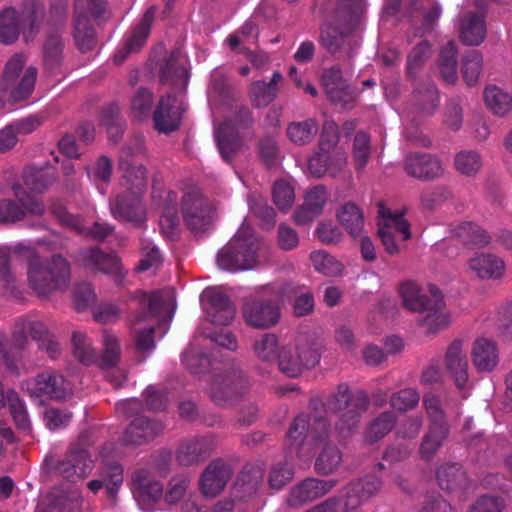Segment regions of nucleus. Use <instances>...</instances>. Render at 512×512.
<instances>
[{
	"label": "nucleus",
	"mask_w": 512,
	"mask_h": 512,
	"mask_svg": "<svg viewBox=\"0 0 512 512\" xmlns=\"http://www.w3.org/2000/svg\"><path fill=\"white\" fill-rule=\"evenodd\" d=\"M364 11L362 0H338L335 8V25L322 26L321 45L336 59L350 62L359 46L353 35Z\"/></svg>",
	"instance_id": "obj_1"
},
{
	"label": "nucleus",
	"mask_w": 512,
	"mask_h": 512,
	"mask_svg": "<svg viewBox=\"0 0 512 512\" xmlns=\"http://www.w3.org/2000/svg\"><path fill=\"white\" fill-rule=\"evenodd\" d=\"M400 294L408 310L423 314L417 322L425 328L426 333H437L448 325V315L443 312V295L435 285H430L429 294H425L417 284L406 282L401 285Z\"/></svg>",
	"instance_id": "obj_2"
},
{
	"label": "nucleus",
	"mask_w": 512,
	"mask_h": 512,
	"mask_svg": "<svg viewBox=\"0 0 512 512\" xmlns=\"http://www.w3.org/2000/svg\"><path fill=\"white\" fill-rule=\"evenodd\" d=\"M45 6L41 0H23L20 9L6 7L0 12V42L15 43L20 33L26 42L31 41L40 31Z\"/></svg>",
	"instance_id": "obj_3"
},
{
	"label": "nucleus",
	"mask_w": 512,
	"mask_h": 512,
	"mask_svg": "<svg viewBox=\"0 0 512 512\" xmlns=\"http://www.w3.org/2000/svg\"><path fill=\"white\" fill-rule=\"evenodd\" d=\"M28 281L39 296H48L55 290L67 288L70 282V264L61 255L42 260L29 249Z\"/></svg>",
	"instance_id": "obj_4"
},
{
	"label": "nucleus",
	"mask_w": 512,
	"mask_h": 512,
	"mask_svg": "<svg viewBox=\"0 0 512 512\" xmlns=\"http://www.w3.org/2000/svg\"><path fill=\"white\" fill-rule=\"evenodd\" d=\"M251 381L239 363H228L212 377L209 397L219 407H229L248 394Z\"/></svg>",
	"instance_id": "obj_5"
},
{
	"label": "nucleus",
	"mask_w": 512,
	"mask_h": 512,
	"mask_svg": "<svg viewBox=\"0 0 512 512\" xmlns=\"http://www.w3.org/2000/svg\"><path fill=\"white\" fill-rule=\"evenodd\" d=\"M327 404L334 412H341L336 429L341 434H348L358 428L361 417L369 407V398L365 391L352 392L345 383L339 384Z\"/></svg>",
	"instance_id": "obj_6"
},
{
	"label": "nucleus",
	"mask_w": 512,
	"mask_h": 512,
	"mask_svg": "<svg viewBox=\"0 0 512 512\" xmlns=\"http://www.w3.org/2000/svg\"><path fill=\"white\" fill-rule=\"evenodd\" d=\"M181 213L184 225L197 237L209 231L216 219V208L197 189L184 193L181 200Z\"/></svg>",
	"instance_id": "obj_7"
},
{
	"label": "nucleus",
	"mask_w": 512,
	"mask_h": 512,
	"mask_svg": "<svg viewBox=\"0 0 512 512\" xmlns=\"http://www.w3.org/2000/svg\"><path fill=\"white\" fill-rule=\"evenodd\" d=\"M24 66L25 57L21 53L14 54L5 65L2 85L12 103L27 100L34 91L37 69L29 66L24 70Z\"/></svg>",
	"instance_id": "obj_8"
},
{
	"label": "nucleus",
	"mask_w": 512,
	"mask_h": 512,
	"mask_svg": "<svg viewBox=\"0 0 512 512\" xmlns=\"http://www.w3.org/2000/svg\"><path fill=\"white\" fill-rule=\"evenodd\" d=\"M320 352L316 344L305 337L297 338L295 346H282L276 364L288 377L295 378L305 369H312L320 362Z\"/></svg>",
	"instance_id": "obj_9"
},
{
	"label": "nucleus",
	"mask_w": 512,
	"mask_h": 512,
	"mask_svg": "<svg viewBox=\"0 0 512 512\" xmlns=\"http://www.w3.org/2000/svg\"><path fill=\"white\" fill-rule=\"evenodd\" d=\"M216 262L219 268L230 272L254 268L257 259L252 239L250 237H243L238 232L218 251Z\"/></svg>",
	"instance_id": "obj_10"
},
{
	"label": "nucleus",
	"mask_w": 512,
	"mask_h": 512,
	"mask_svg": "<svg viewBox=\"0 0 512 512\" xmlns=\"http://www.w3.org/2000/svg\"><path fill=\"white\" fill-rule=\"evenodd\" d=\"M22 388L32 397L47 396L55 400H64L71 394L69 383L62 374L54 370H45L34 378L23 381Z\"/></svg>",
	"instance_id": "obj_11"
},
{
	"label": "nucleus",
	"mask_w": 512,
	"mask_h": 512,
	"mask_svg": "<svg viewBox=\"0 0 512 512\" xmlns=\"http://www.w3.org/2000/svg\"><path fill=\"white\" fill-rule=\"evenodd\" d=\"M382 479L368 474L349 482L340 491V504L350 509H360L381 490Z\"/></svg>",
	"instance_id": "obj_12"
},
{
	"label": "nucleus",
	"mask_w": 512,
	"mask_h": 512,
	"mask_svg": "<svg viewBox=\"0 0 512 512\" xmlns=\"http://www.w3.org/2000/svg\"><path fill=\"white\" fill-rule=\"evenodd\" d=\"M242 315L248 326L255 329H269L278 324L281 311L275 301L255 298L244 303Z\"/></svg>",
	"instance_id": "obj_13"
},
{
	"label": "nucleus",
	"mask_w": 512,
	"mask_h": 512,
	"mask_svg": "<svg viewBox=\"0 0 512 512\" xmlns=\"http://www.w3.org/2000/svg\"><path fill=\"white\" fill-rule=\"evenodd\" d=\"M165 425L156 418L144 415L134 417L123 432L122 442L126 446H142L160 436Z\"/></svg>",
	"instance_id": "obj_14"
},
{
	"label": "nucleus",
	"mask_w": 512,
	"mask_h": 512,
	"mask_svg": "<svg viewBox=\"0 0 512 512\" xmlns=\"http://www.w3.org/2000/svg\"><path fill=\"white\" fill-rule=\"evenodd\" d=\"M403 168L410 177L422 181H431L444 174L441 160L430 153L411 152L406 154Z\"/></svg>",
	"instance_id": "obj_15"
},
{
	"label": "nucleus",
	"mask_w": 512,
	"mask_h": 512,
	"mask_svg": "<svg viewBox=\"0 0 512 512\" xmlns=\"http://www.w3.org/2000/svg\"><path fill=\"white\" fill-rule=\"evenodd\" d=\"M142 193L127 190L118 195L111 212L114 218L132 223L137 228H142L146 222V209L141 200Z\"/></svg>",
	"instance_id": "obj_16"
},
{
	"label": "nucleus",
	"mask_w": 512,
	"mask_h": 512,
	"mask_svg": "<svg viewBox=\"0 0 512 512\" xmlns=\"http://www.w3.org/2000/svg\"><path fill=\"white\" fill-rule=\"evenodd\" d=\"M132 493L143 509L157 504L163 497V484L148 469H139L132 475Z\"/></svg>",
	"instance_id": "obj_17"
},
{
	"label": "nucleus",
	"mask_w": 512,
	"mask_h": 512,
	"mask_svg": "<svg viewBox=\"0 0 512 512\" xmlns=\"http://www.w3.org/2000/svg\"><path fill=\"white\" fill-rule=\"evenodd\" d=\"M157 12L156 6H150L142 15L139 23L132 29L131 33L127 36L125 44L114 55V62L116 65H121L127 57L140 51L145 45L151 31L152 24L155 20Z\"/></svg>",
	"instance_id": "obj_18"
},
{
	"label": "nucleus",
	"mask_w": 512,
	"mask_h": 512,
	"mask_svg": "<svg viewBox=\"0 0 512 512\" xmlns=\"http://www.w3.org/2000/svg\"><path fill=\"white\" fill-rule=\"evenodd\" d=\"M336 485L337 481L334 479L306 478L290 490L287 503L292 508H299L323 497Z\"/></svg>",
	"instance_id": "obj_19"
},
{
	"label": "nucleus",
	"mask_w": 512,
	"mask_h": 512,
	"mask_svg": "<svg viewBox=\"0 0 512 512\" xmlns=\"http://www.w3.org/2000/svg\"><path fill=\"white\" fill-rule=\"evenodd\" d=\"M28 343L27 333L21 323L12 331L10 338L0 333V350L3 352L4 365L11 374L19 375L22 353Z\"/></svg>",
	"instance_id": "obj_20"
},
{
	"label": "nucleus",
	"mask_w": 512,
	"mask_h": 512,
	"mask_svg": "<svg viewBox=\"0 0 512 512\" xmlns=\"http://www.w3.org/2000/svg\"><path fill=\"white\" fill-rule=\"evenodd\" d=\"M233 474L231 466L218 458L211 461L201 474L199 485L205 497L218 496Z\"/></svg>",
	"instance_id": "obj_21"
},
{
	"label": "nucleus",
	"mask_w": 512,
	"mask_h": 512,
	"mask_svg": "<svg viewBox=\"0 0 512 512\" xmlns=\"http://www.w3.org/2000/svg\"><path fill=\"white\" fill-rule=\"evenodd\" d=\"M313 421L314 439L322 441L327 438L329 433V424L324 416L300 414L298 415L289 427L287 436L291 441V445L295 444L301 447L308 435V431Z\"/></svg>",
	"instance_id": "obj_22"
},
{
	"label": "nucleus",
	"mask_w": 512,
	"mask_h": 512,
	"mask_svg": "<svg viewBox=\"0 0 512 512\" xmlns=\"http://www.w3.org/2000/svg\"><path fill=\"white\" fill-rule=\"evenodd\" d=\"M439 104V93L436 85L432 81H424L414 89L410 102L407 107V113L411 120L417 117L431 116Z\"/></svg>",
	"instance_id": "obj_23"
},
{
	"label": "nucleus",
	"mask_w": 512,
	"mask_h": 512,
	"mask_svg": "<svg viewBox=\"0 0 512 512\" xmlns=\"http://www.w3.org/2000/svg\"><path fill=\"white\" fill-rule=\"evenodd\" d=\"M93 467L89 451H77L76 448H69L64 458L58 461L56 471L65 479L76 482L86 478Z\"/></svg>",
	"instance_id": "obj_24"
},
{
	"label": "nucleus",
	"mask_w": 512,
	"mask_h": 512,
	"mask_svg": "<svg viewBox=\"0 0 512 512\" xmlns=\"http://www.w3.org/2000/svg\"><path fill=\"white\" fill-rule=\"evenodd\" d=\"M176 102V97L169 93L160 97L152 115L157 131L169 134L180 127L182 109Z\"/></svg>",
	"instance_id": "obj_25"
},
{
	"label": "nucleus",
	"mask_w": 512,
	"mask_h": 512,
	"mask_svg": "<svg viewBox=\"0 0 512 512\" xmlns=\"http://www.w3.org/2000/svg\"><path fill=\"white\" fill-rule=\"evenodd\" d=\"M205 295L209 303L206 310L207 319L216 325H229L236 314V308L230 298L217 290H207Z\"/></svg>",
	"instance_id": "obj_26"
},
{
	"label": "nucleus",
	"mask_w": 512,
	"mask_h": 512,
	"mask_svg": "<svg viewBox=\"0 0 512 512\" xmlns=\"http://www.w3.org/2000/svg\"><path fill=\"white\" fill-rule=\"evenodd\" d=\"M487 34L485 14L467 12L459 22V39L466 46H479Z\"/></svg>",
	"instance_id": "obj_27"
},
{
	"label": "nucleus",
	"mask_w": 512,
	"mask_h": 512,
	"mask_svg": "<svg viewBox=\"0 0 512 512\" xmlns=\"http://www.w3.org/2000/svg\"><path fill=\"white\" fill-rule=\"evenodd\" d=\"M211 441L205 437H194L182 441L176 459L182 466H192L203 462L211 455Z\"/></svg>",
	"instance_id": "obj_28"
},
{
	"label": "nucleus",
	"mask_w": 512,
	"mask_h": 512,
	"mask_svg": "<svg viewBox=\"0 0 512 512\" xmlns=\"http://www.w3.org/2000/svg\"><path fill=\"white\" fill-rule=\"evenodd\" d=\"M133 155L131 146L123 148L120 155L119 167L124 169V183L127 190L143 193L146 187L147 169L143 164L133 165L130 157Z\"/></svg>",
	"instance_id": "obj_29"
},
{
	"label": "nucleus",
	"mask_w": 512,
	"mask_h": 512,
	"mask_svg": "<svg viewBox=\"0 0 512 512\" xmlns=\"http://www.w3.org/2000/svg\"><path fill=\"white\" fill-rule=\"evenodd\" d=\"M214 138L226 162H230L242 147V138L231 120H225L219 125L214 132Z\"/></svg>",
	"instance_id": "obj_30"
},
{
	"label": "nucleus",
	"mask_w": 512,
	"mask_h": 512,
	"mask_svg": "<svg viewBox=\"0 0 512 512\" xmlns=\"http://www.w3.org/2000/svg\"><path fill=\"white\" fill-rule=\"evenodd\" d=\"M470 269L483 280H499L505 271L504 261L491 253H479L469 260Z\"/></svg>",
	"instance_id": "obj_31"
},
{
	"label": "nucleus",
	"mask_w": 512,
	"mask_h": 512,
	"mask_svg": "<svg viewBox=\"0 0 512 512\" xmlns=\"http://www.w3.org/2000/svg\"><path fill=\"white\" fill-rule=\"evenodd\" d=\"M181 52L174 50L169 57L160 64V81L172 87L185 90L188 83V70L179 63Z\"/></svg>",
	"instance_id": "obj_32"
},
{
	"label": "nucleus",
	"mask_w": 512,
	"mask_h": 512,
	"mask_svg": "<svg viewBox=\"0 0 512 512\" xmlns=\"http://www.w3.org/2000/svg\"><path fill=\"white\" fill-rule=\"evenodd\" d=\"M445 366L455 380V384L462 388L468 381V363L466 355L462 351V342L453 341L445 354Z\"/></svg>",
	"instance_id": "obj_33"
},
{
	"label": "nucleus",
	"mask_w": 512,
	"mask_h": 512,
	"mask_svg": "<svg viewBox=\"0 0 512 512\" xmlns=\"http://www.w3.org/2000/svg\"><path fill=\"white\" fill-rule=\"evenodd\" d=\"M61 32L47 31L43 45V63L49 74L61 72L63 64L64 41Z\"/></svg>",
	"instance_id": "obj_34"
},
{
	"label": "nucleus",
	"mask_w": 512,
	"mask_h": 512,
	"mask_svg": "<svg viewBox=\"0 0 512 512\" xmlns=\"http://www.w3.org/2000/svg\"><path fill=\"white\" fill-rule=\"evenodd\" d=\"M471 357L473 364L478 371H492L499 362L496 343L486 338L476 339L471 351Z\"/></svg>",
	"instance_id": "obj_35"
},
{
	"label": "nucleus",
	"mask_w": 512,
	"mask_h": 512,
	"mask_svg": "<svg viewBox=\"0 0 512 512\" xmlns=\"http://www.w3.org/2000/svg\"><path fill=\"white\" fill-rule=\"evenodd\" d=\"M72 37L81 53L90 52L97 46L96 30L90 17L72 15Z\"/></svg>",
	"instance_id": "obj_36"
},
{
	"label": "nucleus",
	"mask_w": 512,
	"mask_h": 512,
	"mask_svg": "<svg viewBox=\"0 0 512 512\" xmlns=\"http://www.w3.org/2000/svg\"><path fill=\"white\" fill-rule=\"evenodd\" d=\"M436 479L440 488L447 492H456L468 485L467 474L459 463L441 465L436 471Z\"/></svg>",
	"instance_id": "obj_37"
},
{
	"label": "nucleus",
	"mask_w": 512,
	"mask_h": 512,
	"mask_svg": "<svg viewBox=\"0 0 512 512\" xmlns=\"http://www.w3.org/2000/svg\"><path fill=\"white\" fill-rule=\"evenodd\" d=\"M283 79L279 71H275L269 82L255 81L249 88V97L256 108L268 106L278 95V83Z\"/></svg>",
	"instance_id": "obj_38"
},
{
	"label": "nucleus",
	"mask_w": 512,
	"mask_h": 512,
	"mask_svg": "<svg viewBox=\"0 0 512 512\" xmlns=\"http://www.w3.org/2000/svg\"><path fill=\"white\" fill-rule=\"evenodd\" d=\"M449 433L448 424H430L422 437L419 447L420 457L426 461L431 460L442 447Z\"/></svg>",
	"instance_id": "obj_39"
},
{
	"label": "nucleus",
	"mask_w": 512,
	"mask_h": 512,
	"mask_svg": "<svg viewBox=\"0 0 512 512\" xmlns=\"http://www.w3.org/2000/svg\"><path fill=\"white\" fill-rule=\"evenodd\" d=\"M336 218L352 238L356 239L363 233V212L354 202L340 205L336 211Z\"/></svg>",
	"instance_id": "obj_40"
},
{
	"label": "nucleus",
	"mask_w": 512,
	"mask_h": 512,
	"mask_svg": "<svg viewBox=\"0 0 512 512\" xmlns=\"http://www.w3.org/2000/svg\"><path fill=\"white\" fill-rule=\"evenodd\" d=\"M81 260L86 268L103 273L115 272L119 267V259L98 247H92L82 252Z\"/></svg>",
	"instance_id": "obj_41"
},
{
	"label": "nucleus",
	"mask_w": 512,
	"mask_h": 512,
	"mask_svg": "<svg viewBox=\"0 0 512 512\" xmlns=\"http://www.w3.org/2000/svg\"><path fill=\"white\" fill-rule=\"evenodd\" d=\"M159 225L161 232L169 239L174 240L180 231V219L177 210V197L172 191L167 193L165 206L160 216Z\"/></svg>",
	"instance_id": "obj_42"
},
{
	"label": "nucleus",
	"mask_w": 512,
	"mask_h": 512,
	"mask_svg": "<svg viewBox=\"0 0 512 512\" xmlns=\"http://www.w3.org/2000/svg\"><path fill=\"white\" fill-rule=\"evenodd\" d=\"M483 98L486 107L498 117H505L512 111V96L496 85L485 87Z\"/></svg>",
	"instance_id": "obj_43"
},
{
	"label": "nucleus",
	"mask_w": 512,
	"mask_h": 512,
	"mask_svg": "<svg viewBox=\"0 0 512 512\" xmlns=\"http://www.w3.org/2000/svg\"><path fill=\"white\" fill-rule=\"evenodd\" d=\"M453 236L468 247H483L490 243L491 237L480 226L472 222H463L452 230Z\"/></svg>",
	"instance_id": "obj_44"
},
{
	"label": "nucleus",
	"mask_w": 512,
	"mask_h": 512,
	"mask_svg": "<svg viewBox=\"0 0 512 512\" xmlns=\"http://www.w3.org/2000/svg\"><path fill=\"white\" fill-rule=\"evenodd\" d=\"M104 484L106 497L115 504L120 487L123 484V467L116 462L106 464L98 473Z\"/></svg>",
	"instance_id": "obj_45"
},
{
	"label": "nucleus",
	"mask_w": 512,
	"mask_h": 512,
	"mask_svg": "<svg viewBox=\"0 0 512 512\" xmlns=\"http://www.w3.org/2000/svg\"><path fill=\"white\" fill-rule=\"evenodd\" d=\"M319 130L316 119L308 118L304 121H293L287 126V137L299 146L309 144L313 141Z\"/></svg>",
	"instance_id": "obj_46"
},
{
	"label": "nucleus",
	"mask_w": 512,
	"mask_h": 512,
	"mask_svg": "<svg viewBox=\"0 0 512 512\" xmlns=\"http://www.w3.org/2000/svg\"><path fill=\"white\" fill-rule=\"evenodd\" d=\"M457 54V46L454 41L446 43L440 51L439 73L447 84H455L458 80Z\"/></svg>",
	"instance_id": "obj_47"
},
{
	"label": "nucleus",
	"mask_w": 512,
	"mask_h": 512,
	"mask_svg": "<svg viewBox=\"0 0 512 512\" xmlns=\"http://www.w3.org/2000/svg\"><path fill=\"white\" fill-rule=\"evenodd\" d=\"M342 452L335 444H326L315 459L314 469L321 476L335 473L342 463Z\"/></svg>",
	"instance_id": "obj_48"
},
{
	"label": "nucleus",
	"mask_w": 512,
	"mask_h": 512,
	"mask_svg": "<svg viewBox=\"0 0 512 512\" xmlns=\"http://www.w3.org/2000/svg\"><path fill=\"white\" fill-rule=\"evenodd\" d=\"M397 422V416L392 411L380 413L370 424L365 440L370 444H374L383 439L392 431Z\"/></svg>",
	"instance_id": "obj_49"
},
{
	"label": "nucleus",
	"mask_w": 512,
	"mask_h": 512,
	"mask_svg": "<svg viewBox=\"0 0 512 512\" xmlns=\"http://www.w3.org/2000/svg\"><path fill=\"white\" fill-rule=\"evenodd\" d=\"M57 180L54 169H33L29 168L24 171L23 181L26 187L31 191L42 193L48 189Z\"/></svg>",
	"instance_id": "obj_50"
},
{
	"label": "nucleus",
	"mask_w": 512,
	"mask_h": 512,
	"mask_svg": "<svg viewBox=\"0 0 512 512\" xmlns=\"http://www.w3.org/2000/svg\"><path fill=\"white\" fill-rule=\"evenodd\" d=\"M136 296L139 298V302L143 305L141 311L135 317V321L137 323L145 321L149 317H157L161 315L165 306L161 292L155 291L151 295H148L143 291H137Z\"/></svg>",
	"instance_id": "obj_51"
},
{
	"label": "nucleus",
	"mask_w": 512,
	"mask_h": 512,
	"mask_svg": "<svg viewBox=\"0 0 512 512\" xmlns=\"http://www.w3.org/2000/svg\"><path fill=\"white\" fill-rule=\"evenodd\" d=\"M430 56L431 44L427 40H422L407 56L406 76L409 79H416Z\"/></svg>",
	"instance_id": "obj_52"
},
{
	"label": "nucleus",
	"mask_w": 512,
	"mask_h": 512,
	"mask_svg": "<svg viewBox=\"0 0 512 512\" xmlns=\"http://www.w3.org/2000/svg\"><path fill=\"white\" fill-rule=\"evenodd\" d=\"M69 0H49L47 31H65L68 20Z\"/></svg>",
	"instance_id": "obj_53"
},
{
	"label": "nucleus",
	"mask_w": 512,
	"mask_h": 512,
	"mask_svg": "<svg viewBox=\"0 0 512 512\" xmlns=\"http://www.w3.org/2000/svg\"><path fill=\"white\" fill-rule=\"evenodd\" d=\"M253 350L258 359L267 363H276L281 350L278 337L274 333H266L255 341Z\"/></svg>",
	"instance_id": "obj_54"
},
{
	"label": "nucleus",
	"mask_w": 512,
	"mask_h": 512,
	"mask_svg": "<svg viewBox=\"0 0 512 512\" xmlns=\"http://www.w3.org/2000/svg\"><path fill=\"white\" fill-rule=\"evenodd\" d=\"M265 469L262 464H246L237 477V485L244 493L252 494L263 482Z\"/></svg>",
	"instance_id": "obj_55"
},
{
	"label": "nucleus",
	"mask_w": 512,
	"mask_h": 512,
	"mask_svg": "<svg viewBox=\"0 0 512 512\" xmlns=\"http://www.w3.org/2000/svg\"><path fill=\"white\" fill-rule=\"evenodd\" d=\"M190 485V480L183 474H177L172 476L165 490L163 489L162 500L169 506H175L179 504L184 498L187 489Z\"/></svg>",
	"instance_id": "obj_56"
},
{
	"label": "nucleus",
	"mask_w": 512,
	"mask_h": 512,
	"mask_svg": "<svg viewBox=\"0 0 512 512\" xmlns=\"http://www.w3.org/2000/svg\"><path fill=\"white\" fill-rule=\"evenodd\" d=\"M464 119V99L458 95L450 97L444 110V125L456 132L462 127Z\"/></svg>",
	"instance_id": "obj_57"
},
{
	"label": "nucleus",
	"mask_w": 512,
	"mask_h": 512,
	"mask_svg": "<svg viewBox=\"0 0 512 512\" xmlns=\"http://www.w3.org/2000/svg\"><path fill=\"white\" fill-rule=\"evenodd\" d=\"M101 124L106 127L108 133L114 137V141L120 137L124 129V121L121 117L119 106L112 102L101 109Z\"/></svg>",
	"instance_id": "obj_58"
},
{
	"label": "nucleus",
	"mask_w": 512,
	"mask_h": 512,
	"mask_svg": "<svg viewBox=\"0 0 512 512\" xmlns=\"http://www.w3.org/2000/svg\"><path fill=\"white\" fill-rule=\"evenodd\" d=\"M49 211L62 226L76 232H84L82 218L79 215L70 213L62 200L53 199L50 202Z\"/></svg>",
	"instance_id": "obj_59"
},
{
	"label": "nucleus",
	"mask_w": 512,
	"mask_h": 512,
	"mask_svg": "<svg viewBox=\"0 0 512 512\" xmlns=\"http://www.w3.org/2000/svg\"><path fill=\"white\" fill-rule=\"evenodd\" d=\"M483 57L477 50L469 51L462 59V77L465 83L472 87L479 79L482 71Z\"/></svg>",
	"instance_id": "obj_60"
},
{
	"label": "nucleus",
	"mask_w": 512,
	"mask_h": 512,
	"mask_svg": "<svg viewBox=\"0 0 512 512\" xmlns=\"http://www.w3.org/2000/svg\"><path fill=\"white\" fill-rule=\"evenodd\" d=\"M311 261L315 269L326 276H338L342 274L344 266L334 256L325 251L311 253Z\"/></svg>",
	"instance_id": "obj_61"
},
{
	"label": "nucleus",
	"mask_w": 512,
	"mask_h": 512,
	"mask_svg": "<svg viewBox=\"0 0 512 512\" xmlns=\"http://www.w3.org/2000/svg\"><path fill=\"white\" fill-rule=\"evenodd\" d=\"M74 356L83 364L91 365L98 360L97 353L85 334L74 332L72 335Z\"/></svg>",
	"instance_id": "obj_62"
},
{
	"label": "nucleus",
	"mask_w": 512,
	"mask_h": 512,
	"mask_svg": "<svg viewBox=\"0 0 512 512\" xmlns=\"http://www.w3.org/2000/svg\"><path fill=\"white\" fill-rule=\"evenodd\" d=\"M12 190L19 201V206L25 210V216L27 214L33 216L44 215L46 207L42 200L27 193L19 183L14 184Z\"/></svg>",
	"instance_id": "obj_63"
},
{
	"label": "nucleus",
	"mask_w": 512,
	"mask_h": 512,
	"mask_svg": "<svg viewBox=\"0 0 512 512\" xmlns=\"http://www.w3.org/2000/svg\"><path fill=\"white\" fill-rule=\"evenodd\" d=\"M454 163L457 171L466 176L476 174L482 166L479 153L473 150H464L457 153Z\"/></svg>",
	"instance_id": "obj_64"
}]
</instances>
